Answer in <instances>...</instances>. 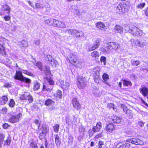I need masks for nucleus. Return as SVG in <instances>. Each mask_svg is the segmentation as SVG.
Wrapping results in <instances>:
<instances>
[{
    "label": "nucleus",
    "instance_id": "f257e3e1",
    "mask_svg": "<svg viewBox=\"0 0 148 148\" xmlns=\"http://www.w3.org/2000/svg\"><path fill=\"white\" fill-rule=\"evenodd\" d=\"M68 60L73 65L76 67L81 68L84 64L83 61L79 59L76 56L71 54L69 56V58H68Z\"/></svg>",
    "mask_w": 148,
    "mask_h": 148
},
{
    "label": "nucleus",
    "instance_id": "f03ea898",
    "mask_svg": "<svg viewBox=\"0 0 148 148\" xmlns=\"http://www.w3.org/2000/svg\"><path fill=\"white\" fill-rule=\"evenodd\" d=\"M130 8V6L128 3H122L119 4L115 8L116 12L120 14H122L127 12Z\"/></svg>",
    "mask_w": 148,
    "mask_h": 148
},
{
    "label": "nucleus",
    "instance_id": "7ed1b4c3",
    "mask_svg": "<svg viewBox=\"0 0 148 148\" xmlns=\"http://www.w3.org/2000/svg\"><path fill=\"white\" fill-rule=\"evenodd\" d=\"M128 28H129V29L127 31L134 36H139L142 35V30L134 25H130L129 26H126L125 27V29L126 30Z\"/></svg>",
    "mask_w": 148,
    "mask_h": 148
},
{
    "label": "nucleus",
    "instance_id": "20e7f679",
    "mask_svg": "<svg viewBox=\"0 0 148 148\" xmlns=\"http://www.w3.org/2000/svg\"><path fill=\"white\" fill-rule=\"evenodd\" d=\"M22 117V113L20 112L16 115H11L8 119V121L12 123H14L19 122Z\"/></svg>",
    "mask_w": 148,
    "mask_h": 148
},
{
    "label": "nucleus",
    "instance_id": "39448f33",
    "mask_svg": "<svg viewBox=\"0 0 148 148\" xmlns=\"http://www.w3.org/2000/svg\"><path fill=\"white\" fill-rule=\"evenodd\" d=\"M6 39L2 37H0V55L5 56L7 55L5 47V42Z\"/></svg>",
    "mask_w": 148,
    "mask_h": 148
},
{
    "label": "nucleus",
    "instance_id": "423d86ee",
    "mask_svg": "<svg viewBox=\"0 0 148 148\" xmlns=\"http://www.w3.org/2000/svg\"><path fill=\"white\" fill-rule=\"evenodd\" d=\"M87 85V82L82 76L79 77L77 81V85L79 89H84Z\"/></svg>",
    "mask_w": 148,
    "mask_h": 148
},
{
    "label": "nucleus",
    "instance_id": "0eeeda50",
    "mask_svg": "<svg viewBox=\"0 0 148 148\" xmlns=\"http://www.w3.org/2000/svg\"><path fill=\"white\" fill-rule=\"evenodd\" d=\"M11 8L9 5L6 4L3 5L0 8V15L3 16L6 14V12H7L6 14H9Z\"/></svg>",
    "mask_w": 148,
    "mask_h": 148
},
{
    "label": "nucleus",
    "instance_id": "6e6552de",
    "mask_svg": "<svg viewBox=\"0 0 148 148\" xmlns=\"http://www.w3.org/2000/svg\"><path fill=\"white\" fill-rule=\"evenodd\" d=\"M49 129L45 126H42L41 128V132L39 133V139L42 140L43 139L45 138L46 134H48Z\"/></svg>",
    "mask_w": 148,
    "mask_h": 148
},
{
    "label": "nucleus",
    "instance_id": "1a4fd4ad",
    "mask_svg": "<svg viewBox=\"0 0 148 148\" xmlns=\"http://www.w3.org/2000/svg\"><path fill=\"white\" fill-rule=\"evenodd\" d=\"M71 12L75 17H80L82 15V13L77 6L74 5L72 6Z\"/></svg>",
    "mask_w": 148,
    "mask_h": 148
},
{
    "label": "nucleus",
    "instance_id": "9d476101",
    "mask_svg": "<svg viewBox=\"0 0 148 148\" xmlns=\"http://www.w3.org/2000/svg\"><path fill=\"white\" fill-rule=\"evenodd\" d=\"M116 125L112 123H110L107 124L105 128V130L108 134L110 133L114 130Z\"/></svg>",
    "mask_w": 148,
    "mask_h": 148
},
{
    "label": "nucleus",
    "instance_id": "9b49d317",
    "mask_svg": "<svg viewBox=\"0 0 148 148\" xmlns=\"http://www.w3.org/2000/svg\"><path fill=\"white\" fill-rule=\"evenodd\" d=\"M121 107L123 108L124 112L127 114L128 117L130 119H132L133 116L131 110L129 109L124 104H121Z\"/></svg>",
    "mask_w": 148,
    "mask_h": 148
},
{
    "label": "nucleus",
    "instance_id": "f8f14e48",
    "mask_svg": "<svg viewBox=\"0 0 148 148\" xmlns=\"http://www.w3.org/2000/svg\"><path fill=\"white\" fill-rule=\"evenodd\" d=\"M126 142L136 145H142L144 144V142L143 141L135 138L128 139L126 140Z\"/></svg>",
    "mask_w": 148,
    "mask_h": 148
},
{
    "label": "nucleus",
    "instance_id": "ddd939ff",
    "mask_svg": "<svg viewBox=\"0 0 148 148\" xmlns=\"http://www.w3.org/2000/svg\"><path fill=\"white\" fill-rule=\"evenodd\" d=\"M108 45L110 51L112 49L117 50L120 47V45L117 42H111L108 43Z\"/></svg>",
    "mask_w": 148,
    "mask_h": 148
},
{
    "label": "nucleus",
    "instance_id": "4468645a",
    "mask_svg": "<svg viewBox=\"0 0 148 148\" xmlns=\"http://www.w3.org/2000/svg\"><path fill=\"white\" fill-rule=\"evenodd\" d=\"M72 103L73 108L77 110H79L81 108V105L76 98H74L73 99Z\"/></svg>",
    "mask_w": 148,
    "mask_h": 148
},
{
    "label": "nucleus",
    "instance_id": "2eb2a0df",
    "mask_svg": "<svg viewBox=\"0 0 148 148\" xmlns=\"http://www.w3.org/2000/svg\"><path fill=\"white\" fill-rule=\"evenodd\" d=\"M53 96L54 99L56 101L61 99L62 97V91L60 90H58L56 93L53 94Z\"/></svg>",
    "mask_w": 148,
    "mask_h": 148
},
{
    "label": "nucleus",
    "instance_id": "dca6fc26",
    "mask_svg": "<svg viewBox=\"0 0 148 148\" xmlns=\"http://www.w3.org/2000/svg\"><path fill=\"white\" fill-rule=\"evenodd\" d=\"M135 43L136 46H138L140 47H143L146 44L145 41L143 40H137L134 41Z\"/></svg>",
    "mask_w": 148,
    "mask_h": 148
},
{
    "label": "nucleus",
    "instance_id": "f3484780",
    "mask_svg": "<svg viewBox=\"0 0 148 148\" xmlns=\"http://www.w3.org/2000/svg\"><path fill=\"white\" fill-rule=\"evenodd\" d=\"M111 119L113 123H120L122 119L121 117L118 116L114 115L111 117Z\"/></svg>",
    "mask_w": 148,
    "mask_h": 148
},
{
    "label": "nucleus",
    "instance_id": "a211bd4d",
    "mask_svg": "<svg viewBox=\"0 0 148 148\" xmlns=\"http://www.w3.org/2000/svg\"><path fill=\"white\" fill-rule=\"evenodd\" d=\"M8 98L6 95H3L0 97V104L3 105L8 102Z\"/></svg>",
    "mask_w": 148,
    "mask_h": 148
},
{
    "label": "nucleus",
    "instance_id": "6ab92c4d",
    "mask_svg": "<svg viewBox=\"0 0 148 148\" xmlns=\"http://www.w3.org/2000/svg\"><path fill=\"white\" fill-rule=\"evenodd\" d=\"M114 31L116 33H119L122 34L123 33V28L120 25H117L115 27Z\"/></svg>",
    "mask_w": 148,
    "mask_h": 148
},
{
    "label": "nucleus",
    "instance_id": "aec40b11",
    "mask_svg": "<svg viewBox=\"0 0 148 148\" xmlns=\"http://www.w3.org/2000/svg\"><path fill=\"white\" fill-rule=\"evenodd\" d=\"M24 76L20 71H16L14 76V79L21 81Z\"/></svg>",
    "mask_w": 148,
    "mask_h": 148
},
{
    "label": "nucleus",
    "instance_id": "412c9836",
    "mask_svg": "<svg viewBox=\"0 0 148 148\" xmlns=\"http://www.w3.org/2000/svg\"><path fill=\"white\" fill-rule=\"evenodd\" d=\"M52 23V24H54L55 25V26H53L59 27H62L64 25V24L62 22L54 19H53Z\"/></svg>",
    "mask_w": 148,
    "mask_h": 148
},
{
    "label": "nucleus",
    "instance_id": "4be33fe9",
    "mask_svg": "<svg viewBox=\"0 0 148 148\" xmlns=\"http://www.w3.org/2000/svg\"><path fill=\"white\" fill-rule=\"evenodd\" d=\"M93 74L95 77L98 78L99 75V67H96L93 69L92 70Z\"/></svg>",
    "mask_w": 148,
    "mask_h": 148
},
{
    "label": "nucleus",
    "instance_id": "5701e85b",
    "mask_svg": "<svg viewBox=\"0 0 148 148\" xmlns=\"http://www.w3.org/2000/svg\"><path fill=\"white\" fill-rule=\"evenodd\" d=\"M74 36L76 38L81 37L84 36L83 33L82 31H77L75 29L74 30Z\"/></svg>",
    "mask_w": 148,
    "mask_h": 148
},
{
    "label": "nucleus",
    "instance_id": "b1692460",
    "mask_svg": "<svg viewBox=\"0 0 148 148\" xmlns=\"http://www.w3.org/2000/svg\"><path fill=\"white\" fill-rule=\"evenodd\" d=\"M45 79L50 85L53 86L55 84V81L53 79V77L51 76H46Z\"/></svg>",
    "mask_w": 148,
    "mask_h": 148
},
{
    "label": "nucleus",
    "instance_id": "393cba45",
    "mask_svg": "<svg viewBox=\"0 0 148 148\" xmlns=\"http://www.w3.org/2000/svg\"><path fill=\"white\" fill-rule=\"evenodd\" d=\"M90 56L93 59L96 60L98 59L99 56V54L98 52L95 51L91 53Z\"/></svg>",
    "mask_w": 148,
    "mask_h": 148
},
{
    "label": "nucleus",
    "instance_id": "a878e982",
    "mask_svg": "<svg viewBox=\"0 0 148 148\" xmlns=\"http://www.w3.org/2000/svg\"><path fill=\"white\" fill-rule=\"evenodd\" d=\"M140 92L144 96L146 97L148 93V89L146 87H143L140 89Z\"/></svg>",
    "mask_w": 148,
    "mask_h": 148
},
{
    "label": "nucleus",
    "instance_id": "bb28decb",
    "mask_svg": "<svg viewBox=\"0 0 148 148\" xmlns=\"http://www.w3.org/2000/svg\"><path fill=\"white\" fill-rule=\"evenodd\" d=\"M55 103V101L51 99H48L46 100L44 104L46 106H50L54 104Z\"/></svg>",
    "mask_w": 148,
    "mask_h": 148
},
{
    "label": "nucleus",
    "instance_id": "cd10ccee",
    "mask_svg": "<svg viewBox=\"0 0 148 148\" xmlns=\"http://www.w3.org/2000/svg\"><path fill=\"white\" fill-rule=\"evenodd\" d=\"M97 27L100 28L101 29H103L105 30L106 29V26L105 25L101 22H99L97 23Z\"/></svg>",
    "mask_w": 148,
    "mask_h": 148
},
{
    "label": "nucleus",
    "instance_id": "c85d7f7f",
    "mask_svg": "<svg viewBox=\"0 0 148 148\" xmlns=\"http://www.w3.org/2000/svg\"><path fill=\"white\" fill-rule=\"evenodd\" d=\"M102 127V123L100 122H98L97 123L96 126H93V127H94L95 129L97 132H98L101 129Z\"/></svg>",
    "mask_w": 148,
    "mask_h": 148
},
{
    "label": "nucleus",
    "instance_id": "c756f323",
    "mask_svg": "<svg viewBox=\"0 0 148 148\" xmlns=\"http://www.w3.org/2000/svg\"><path fill=\"white\" fill-rule=\"evenodd\" d=\"M11 142V138L10 136L7 137L6 140L4 141V146H9Z\"/></svg>",
    "mask_w": 148,
    "mask_h": 148
},
{
    "label": "nucleus",
    "instance_id": "7c9ffc66",
    "mask_svg": "<svg viewBox=\"0 0 148 148\" xmlns=\"http://www.w3.org/2000/svg\"><path fill=\"white\" fill-rule=\"evenodd\" d=\"M40 84L37 82H35L34 83L33 89L36 91L38 90L40 87Z\"/></svg>",
    "mask_w": 148,
    "mask_h": 148
},
{
    "label": "nucleus",
    "instance_id": "2f4dec72",
    "mask_svg": "<svg viewBox=\"0 0 148 148\" xmlns=\"http://www.w3.org/2000/svg\"><path fill=\"white\" fill-rule=\"evenodd\" d=\"M108 45H107V46L105 47L104 48H101L100 50L103 53H107L110 51Z\"/></svg>",
    "mask_w": 148,
    "mask_h": 148
},
{
    "label": "nucleus",
    "instance_id": "473e14b6",
    "mask_svg": "<svg viewBox=\"0 0 148 148\" xmlns=\"http://www.w3.org/2000/svg\"><path fill=\"white\" fill-rule=\"evenodd\" d=\"M15 103L13 99H10L8 105L10 108H13L15 106Z\"/></svg>",
    "mask_w": 148,
    "mask_h": 148
},
{
    "label": "nucleus",
    "instance_id": "72a5a7b5",
    "mask_svg": "<svg viewBox=\"0 0 148 148\" xmlns=\"http://www.w3.org/2000/svg\"><path fill=\"white\" fill-rule=\"evenodd\" d=\"M25 100H27L29 103H31L33 101V98L32 96L29 93Z\"/></svg>",
    "mask_w": 148,
    "mask_h": 148
},
{
    "label": "nucleus",
    "instance_id": "f704fd0d",
    "mask_svg": "<svg viewBox=\"0 0 148 148\" xmlns=\"http://www.w3.org/2000/svg\"><path fill=\"white\" fill-rule=\"evenodd\" d=\"M54 136L56 144V145H59L61 143L60 139L57 134L55 135Z\"/></svg>",
    "mask_w": 148,
    "mask_h": 148
},
{
    "label": "nucleus",
    "instance_id": "c9c22d12",
    "mask_svg": "<svg viewBox=\"0 0 148 148\" xmlns=\"http://www.w3.org/2000/svg\"><path fill=\"white\" fill-rule=\"evenodd\" d=\"M5 138V135L2 133H0V148H2V144Z\"/></svg>",
    "mask_w": 148,
    "mask_h": 148
},
{
    "label": "nucleus",
    "instance_id": "e433bc0d",
    "mask_svg": "<svg viewBox=\"0 0 148 148\" xmlns=\"http://www.w3.org/2000/svg\"><path fill=\"white\" fill-rule=\"evenodd\" d=\"M28 92H25L24 94L20 95L19 98L21 101L25 100L28 95Z\"/></svg>",
    "mask_w": 148,
    "mask_h": 148
},
{
    "label": "nucleus",
    "instance_id": "4c0bfd02",
    "mask_svg": "<svg viewBox=\"0 0 148 148\" xmlns=\"http://www.w3.org/2000/svg\"><path fill=\"white\" fill-rule=\"evenodd\" d=\"M49 86L47 84H43L42 85V91H49L50 89L49 88Z\"/></svg>",
    "mask_w": 148,
    "mask_h": 148
},
{
    "label": "nucleus",
    "instance_id": "58836bf2",
    "mask_svg": "<svg viewBox=\"0 0 148 148\" xmlns=\"http://www.w3.org/2000/svg\"><path fill=\"white\" fill-rule=\"evenodd\" d=\"M52 19H47L45 21V24H47L50 26H55V25L54 24H52Z\"/></svg>",
    "mask_w": 148,
    "mask_h": 148
},
{
    "label": "nucleus",
    "instance_id": "ea45409f",
    "mask_svg": "<svg viewBox=\"0 0 148 148\" xmlns=\"http://www.w3.org/2000/svg\"><path fill=\"white\" fill-rule=\"evenodd\" d=\"M21 81L29 84H30L31 82V80L30 79L26 78L24 76L21 80Z\"/></svg>",
    "mask_w": 148,
    "mask_h": 148
},
{
    "label": "nucleus",
    "instance_id": "a19ab883",
    "mask_svg": "<svg viewBox=\"0 0 148 148\" xmlns=\"http://www.w3.org/2000/svg\"><path fill=\"white\" fill-rule=\"evenodd\" d=\"M97 132L94 127H92V129L89 130L88 131V133L90 137L92 136L95 132Z\"/></svg>",
    "mask_w": 148,
    "mask_h": 148
},
{
    "label": "nucleus",
    "instance_id": "79ce46f5",
    "mask_svg": "<svg viewBox=\"0 0 148 148\" xmlns=\"http://www.w3.org/2000/svg\"><path fill=\"white\" fill-rule=\"evenodd\" d=\"M65 33L66 34H69V35H71L72 36H74V30L73 29L67 30H65Z\"/></svg>",
    "mask_w": 148,
    "mask_h": 148
},
{
    "label": "nucleus",
    "instance_id": "37998d69",
    "mask_svg": "<svg viewBox=\"0 0 148 148\" xmlns=\"http://www.w3.org/2000/svg\"><path fill=\"white\" fill-rule=\"evenodd\" d=\"M123 84L124 86H131L132 85V83L131 82L129 81H127L125 79H124L123 80Z\"/></svg>",
    "mask_w": 148,
    "mask_h": 148
},
{
    "label": "nucleus",
    "instance_id": "c03bdc74",
    "mask_svg": "<svg viewBox=\"0 0 148 148\" xmlns=\"http://www.w3.org/2000/svg\"><path fill=\"white\" fill-rule=\"evenodd\" d=\"M107 107L110 109L112 108L115 111L116 110V108L115 107L114 105L112 103H108L107 104Z\"/></svg>",
    "mask_w": 148,
    "mask_h": 148
},
{
    "label": "nucleus",
    "instance_id": "a18cd8bd",
    "mask_svg": "<svg viewBox=\"0 0 148 148\" xmlns=\"http://www.w3.org/2000/svg\"><path fill=\"white\" fill-rule=\"evenodd\" d=\"M44 71L45 72V74L46 75V76H48V75H51V72L49 68L46 67L45 68Z\"/></svg>",
    "mask_w": 148,
    "mask_h": 148
},
{
    "label": "nucleus",
    "instance_id": "49530a36",
    "mask_svg": "<svg viewBox=\"0 0 148 148\" xmlns=\"http://www.w3.org/2000/svg\"><path fill=\"white\" fill-rule=\"evenodd\" d=\"M59 127V125L58 124H55L53 126V130L55 133H57L58 132Z\"/></svg>",
    "mask_w": 148,
    "mask_h": 148
},
{
    "label": "nucleus",
    "instance_id": "de8ad7c7",
    "mask_svg": "<svg viewBox=\"0 0 148 148\" xmlns=\"http://www.w3.org/2000/svg\"><path fill=\"white\" fill-rule=\"evenodd\" d=\"M8 108L6 107H4L0 110L1 113L3 114H6L8 112Z\"/></svg>",
    "mask_w": 148,
    "mask_h": 148
},
{
    "label": "nucleus",
    "instance_id": "09e8293b",
    "mask_svg": "<svg viewBox=\"0 0 148 148\" xmlns=\"http://www.w3.org/2000/svg\"><path fill=\"white\" fill-rule=\"evenodd\" d=\"M99 47V46H98V45L96 44H94L93 46H92L91 47L89 48L88 49V51H92L95 50L96 49L98 48Z\"/></svg>",
    "mask_w": 148,
    "mask_h": 148
},
{
    "label": "nucleus",
    "instance_id": "8fccbe9b",
    "mask_svg": "<svg viewBox=\"0 0 148 148\" xmlns=\"http://www.w3.org/2000/svg\"><path fill=\"white\" fill-rule=\"evenodd\" d=\"M99 47V46H98V45L96 44H94L93 46H92L91 47L89 48L88 49V51H92L95 50L96 49L98 48Z\"/></svg>",
    "mask_w": 148,
    "mask_h": 148
},
{
    "label": "nucleus",
    "instance_id": "3c124183",
    "mask_svg": "<svg viewBox=\"0 0 148 148\" xmlns=\"http://www.w3.org/2000/svg\"><path fill=\"white\" fill-rule=\"evenodd\" d=\"M23 73L27 75L31 76H33L34 75L31 72H28L26 70H23Z\"/></svg>",
    "mask_w": 148,
    "mask_h": 148
},
{
    "label": "nucleus",
    "instance_id": "603ef678",
    "mask_svg": "<svg viewBox=\"0 0 148 148\" xmlns=\"http://www.w3.org/2000/svg\"><path fill=\"white\" fill-rule=\"evenodd\" d=\"M106 58L105 56H101L100 58V61L101 63H103V64L105 65L106 63Z\"/></svg>",
    "mask_w": 148,
    "mask_h": 148
},
{
    "label": "nucleus",
    "instance_id": "864d4df0",
    "mask_svg": "<svg viewBox=\"0 0 148 148\" xmlns=\"http://www.w3.org/2000/svg\"><path fill=\"white\" fill-rule=\"evenodd\" d=\"M145 3H140L138 4L136 6V8L140 9H142L145 6Z\"/></svg>",
    "mask_w": 148,
    "mask_h": 148
},
{
    "label": "nucleus",
    "instance_id": "5fc2aeb1",
    "mask_svg": "<svg viewBox=\"0 0 148 148\" xmlns=\"http://www.w3.org/2000/svg\"><path fill=\"white\" fill-rule=\"evenodd\" d=\"M2 127L3 129H7L10 127V125L7 123H5L2 124Z\"/></svg>",
    "mask_w": 148,
    "mask_h": 148
},
{
    "label": "nucleus",
    "instance_id": "6e6d98bb",
    "mask_svg": "<svg viewBox=\"0 0 148 148\" xmlns=\"http://www.w3.org/2000/svg\"><path fill=\"white\" fill-rule=\"evenodd\" d=\"M30 147L31 148H38L37 145L36 143L34 142H32L30 143Z\"/></svg>",
    "mask_w": 148,
    "mask_h": 148
},
{
    "label": "nucleus",
    "instance_id": "4d7b16f0",
    "mask_svg": "<svg viewBox=\"0 0 148 148\" xmlns=\"http://www.w3.org/2000/svg\"><path fill=\"white\" fill-rule=\"evenodd\" d=\"M35 8L37 9L43 8L42 5L40 3H35Z\"/></svg>",
    "mask_w": 148,
    "mask_h": 148
},
{
    "label": "nucleus",
    "instance_id": "13d9d810",
    "mask_svg": "<svg viewBox=\"0 0 148 148\" xmlns=\"http://www.w3.org/2000/svg\"><path fill=\"white\" fill-rule=\"evenodd\" d=\"M8 15H6L3 17V18L5 21H8L10 20L11 18V16L8 14Z\"/></svg>",
    "mask_w": 148,
    "mask_h": 148
},
{
    "label": "nucleus",
    "instance_id": "bf43d9fd",
    "mask_svg": "<svg viewBox=\"0 0 148 148\" xmlns=\"http://www.w3.org/2000/svg\"><path fill=\"white\" fill-rule=\"evenodd\" d=\"M102 77L103 79L105 81L107 80L109 78L108 75V74L106 73H104Z\"/></svg>",
    "mask_w": 148,
    "mask_h": 148
},
{
    "label": "nucleus",
    "instance_id": "052dcab7",
    "mask_svg": "<svg viewBox=\"0 0 148 148\" xmlns=\"http://www.w3.org/2000/svg\"><path fill=\"white\" fill-rule=\"evenodd\" d=\"M101 41V40L100 39L97 38L95 41V44L97 45L99 47L100 45Z\"/></svg>",
    "mask_w": 148,
    "mask_h": 148
},
{
    "label": "nucleus",
    "instance_id": "680f3d73",
    "mask_svg": "<svg viewBox=\"0 0 148 148\" xmlns=\"http://www.w3.org/2000/svg\"><path fill=\"white\" fill-rule=\"evenodd\" d=\"M130 145L129 143H126L124 144L123 143V146L122 148H129L130 147Z\"/></svg>",
    "mask_w": 148,
    "mask_h": 148
},
{
    "label": "nucleus",
    "instance_id": "e2e57ef3",
    "mask_svg": "<svg viewBox=\"0 0 148 148\" xmlns=\"http://www.w3.org/2000/svg\"><path fill=\"white\" fill-rule=\"evenodd\" d=\"M140 64V62L139 61H135L132 62V65H133L138 66Z\"/></svg>",
    "mask_w": 148,
    "mask_h": 148
},
{
    "label": "nucleus",
    "instance_id": "0e129e2a",
    "mask_svg": "<svg viewBox=\"0 0 148 148\" xmlns=\"http://www.w3.org/2000/svg\"><path fill=\"white\" fill-rule=\"evenodd\" d=\"M123 143H119L117 144L116 146V148H122L123 146Z\"/></svg>",
    "mask_w": 148,
    "mask_h": 148
},
{
    "label": "nucleus",
    "instance_id": "69168bd1",
    "mask_svg": "<svg viewBox=\"0 0 148 148\" xmlns=\"http://www.w3.org/2000/svg\"><path fill=\"white\" fill-rule=\"evenodd\" d=\"M3 87L5 88H9L12 87V85L9 83H6L4 84Z\"/></svg>",
    "mask_w": 148,
    "mask_h": 148
},
{
    "label": "nucleus",
    "instance_id": "338daca9",
    "mask_svg": "<svg viewBox=\"0 0 148 148\" xmlns=\"http://www.w3.org/2000/svg\"><path fill=\"white\" fill-rule=\"evenodd\" d=\"M103 136V134L101 132V133L99 134H98L96 135L95 138L97 139L99 138H101Z\"/></svg>",
    "mask_w": 148,
    "mask_h": 148
},
{
    "label": "nucleus",
    "instance_id": "774afa93",
    "mask_svg": "<svg viewBox=\"0 0 148 148\" xmlns=\"http://www.w3.org/2000/svg\"><path fill=\"white\" fill-rule=\"evenodd\" d=\"M79 131L80 132H85V128L82 126H80L79 127Z\"/></svg>",
    "mask_w": 148,
    "mask_h": 148
}]
</instances>
